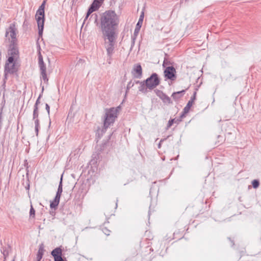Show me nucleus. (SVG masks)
Here are the masks:
<instances>
[{
    "label": "nucleus",
    "mask_w": 261,
    "mask_h": 261,
    "mask_svg": "<svg viewBox=\"0 0 261 261\" xmlns=\"http://www.w3.org/2000/svg\"><path fill=\"white\" fill-rule=\"evenodd\" d=\"M45 109L47 111L48 114L49 115L50 107H49V106L47 103L45 104Z\"/></svg>",
    "instance_id": "obj_36"
},
{
    "label": "nucleus",
    "mask_w": 261,
    "mask_h": 261,
    "mask_svg": "<svg viewBox=\"0 0 261 261\" xmlns=\"http://www.w3.org/2000/svg\"><path fill=\"white\" fill-rule=\"evenodd\" d=\"M60 197L55 196L54 200L50 202V207L51 208H56L60 202Z\"/></svg>",
    "instance_id": "obj_16"
},
{
    "label": "nucleus",
    "mask_w": 261,
    "mask_h": 261,
    "mask_svg": "<svg viewBox=\"0 0 261 261\" xmlns=\"http://www.w3.org/2000/svg\"><path fill=\"white\" fill-rule=\"evenodd\" d=\"M117 109L114 108L107 110L105 116L103 131H106V129L114 122L117 117Z\"/></svg>",
    "instance_id": "obj_4"
},
{
    "label": "nucleus",
    "mask_w": 261,
    "mask_h": 261,
    "mask_svg": "<svg viewBox=\"0 0 261 261\" xmlns=\"http://www.w3.org/2000/svg\"><path fill=\"white\" fill-rule=\"evenodd\" d=\"M102 35L105 40V47L107 50V55L110 60L115 48L116 39L115 33H106L102 34Z\"/></svg>",
    "instance_id": "obj_2"
},
{
    "label": "nucleus",
    "mask_w": 261,
    "mask_h": 261,
    "mask_svg": "<svg viewBox=\"0 0 261 261\" xmlns=\"http://www.w3.org/2000/svg\"><path fill=\"white\" fill-rule=\"evenodd\" d=\"M103 1L104 0H94L90 6L98 10L102 5Z\"/></svg>",
    "instance_id": "obj_15"
},
{
    "label": "nucleus",
    "mask_w": 261,
    "mask_h": 261,
    "mask_svg": "<svg viewBox=\"0 0 261 261\" xmlns=\"http://www.w3.org/2000/svg\"><path fill=\"white\" fill-rule=\"evenodd\" d=\"M63 191L62 189V176H61L60 181L58 186V190L56 195V196L61 197Z\"/></svg>",
    "instance_id": "obj_21"
},
{
    "label": "nucleus",
    "mask_w": 261,
    "mask_h": 261,
    "mask_svg": "<svg viewBox=\"0 0 261 261\" xmlns=\"http://www.w3.org/2000/svg\"><path fill=\"white\" fill-rule=\"evenodd\" d=\"M196 92L195 91L193 93V96L191 97V99L190 100H192V102L193 103L194 100L196 99Z\"/></svg>",
    "instance_id": "obj_35"
},
{
    "label": "nucleus",
    "mask_w": 261,
    "mask_h": 261,
    "mask_svg": "<svg viewBox=\"0 0 261 261\" xmlns=\"http://www.w3.org/2000/svg\"><path fill=\"white\" fill-rule=\"evenodd\" d=\"M176 70L173 66L167 67L164 70L165 76L171 81H174L176 79Z\"/></svg>",
    "instance_id": "obj_8"
},
{
    "label": "nucleus",
    "mask_w": 261,
    "mask_h": 261,
    "mask_svg": "<svg viewBox=\"0 0 261 261\" xmlns=\"http://www.w3.org/2000/svg\"><path fill=\"white\" fill-rule=\"evenodd\" d=\"M97 10H96V9H95L93 7H92V6H90V7L88 10V11L87 12L86 17L84 19V23H85L86 21H88V18L89 16L91 15V14L92 13H93V12L96 11Z\"/></svg>",
    "instance_id": "obj_18"
},
{
    "label": "nucleus",
    "mask_w": 261,
    "mask_h": 261,
    "mask_svg": "<svg viewBox=\"0 0 261 261\" xmlns=\"http://www.w3.org/2000/svg\"><path fill=\"white\" fill-rule=\"evenodd\" d=\"M144 18V13L142 12L141 15L140 16V18L139 19V20L138 21V23H137L136 28L135 29L134 32V36L132 38V44H131V47L130 49H132L133 46L135 45V40L137 36L138 35L139 32L140 30V28L141 27V25L143 23V20Z\"/></svg>",
    "instance_id": "obj_6"
},
{
    "label": "nucleus",
    "mask_w": 261,
    "mask_h": 261,
    "mask_svg": "<svg viewBox=\"0 0 261 261\" xmlns=\"http://www.w3.org/2000/svg\"><path fill=\"white\" fill-rule=\"evenodd\" d=\"M43 90H44V87H42V92H43Z\"/></svg>",
    "instance_id": "obj_43"
},
{
    "label": "nucleus",
    "mask_w": 261,
    "mask_h": 261,
    "mask_svg": "<svg viewBox=\"0 0 261 261\" xmlns=\"http://www.w3.org/2000/svg\"><path fill=\"white\" fill-rule=\"evenodd\" d=\"M34 120V123H35V133H36V136H38V132H39V129L40 128L39 120L36 119V120Z\"/></svg>",
    "instance_id": "obj_25"
},
{
    "label": "nucleus",
    "mask_w": 261,
    "mask_h": 261,
    "mask_svg": "<svg viewBox=\"0 0 261 261\" xmlns=\"http://www.w3.org/2000/svg\"><path fill=\"white\" fill-rule=\"evenodd\" d=\"M62 249L60 247H57L51 251V254L53 256L54 259H56L57 257L62 256Z\"/></svg>",
    "instance_id": "obj_13"
},
{
    "label": "nucleus",
    "mask_w": 261,
    "mask_h": 261,
    "mask_svg": "<svg viewBox=\"0 0 261 261\" xmlns=\"http://www.w3.org/2000/svg\"><path fill=\"white\" fill-rule=\"evenodd\" d=\"M163 141L162 140H161L160 142L159 143V145H158V147L159 148H160L161 147V142Z\"/></svg>",
    "instance_id": "obj_40"
},
{
    "label": "nucleus",
    "mask_w": 261,
    "mask_h": 261,
    "mask_svg": "<svg viewBox=\"0 0 261 261\" xmlns=\"http://www.w3.org/2000/svg\"><path fill=\"white\" fill-rule=\"evenodd\" d=\"M12 261H15V257L12 259Z\"/></svg>",
    "instance_id": "obj_44"
},
{
    "label": "nucleus",
    "mask_w": 261,
    "mask_h": 261,
    "mask_svg": "<svg viewBox=\"0 0 261 261\" xmlns=\"http://www.w3.org/2000/svg\"><path fill=\"white\" fill-rule=\"evenodd\" d=\"M180 120L177 119L175 120V119H170L169 120L168 123L167 124V129H168L169 127H170L174 123H178L179 121H180Z\"/></svg>",
    "instance_id": "obj_27"
},
{
    "label": "nucleus",
    "mask_w": 261,
    "mask_h": 261,
    "mask_svg": "<svg viewBox=\"0 0 261 261\" xmlns=\"http://www.w3.org/2000/svg\"><path fill=\"white\" fill-rule=\"evenodd\" d=\"M193 102L192 100H189L186 106L184 109V113H188L189 112V110L193 105Z\"/></svg>",
    "instance_id": "obj_24"
},
{
    "label": "nucleus",
    "mask_w": 261,
    "mask_h": 261,
    "mask_svg": "<svg viewBox=\"0 0 261 261\" xmlns=\"http://www.w3.org/2000/svg\"><path fill=\"white\" fill-rule=\"evenodd\" d=\"M142 82H140L139 81H136L135 83L136 84H139L140 85V83H141Z\"/></svg>",
    "instance_id": "obj_41"
},
{
    "label": "nucleus",
    "mask_w": 261,
    "mask_h": 261,
    "mask_svg": "<svg viewBox=\"0 0 261 261\" xmlns=\"http://www.w3.org/2000/svg\"><path fill=\"white\" fill-rule=\"evenodd\" d=\"M41 96V95L40 94L39 96L38 97L37 100L36 101L34 107H38V105L40 103V99Z\"/></svg>",
    "instance_id": "obj_34"
},
{
    "label": "nucleus",
    "mask_w": 261,
    "mask_h": 261,
    "mask_svg": "<svg viewBox=\"0 0 261 261\" xmlns=\"http://www.w3.org/2000/svg\"><path fill=\"white\" fill-rule=\"evenodd\" d=\"M39 66L40 70V72L46 71V66L43 62V58L41 55L39 56Z\"/></svg>",
    "instance_id": "obj_14"
},
{
    "label": "nucleus",
    "mask_w": 261,
    "mask_h": 261,
    "mask_svg": "<svg viewBox=\"0 0 261 261\" xmlns=\"http://www.w3.org/2000/svg\"><path fill=\"white\" fill-rule=\"evenodd\" d=\"M30 216L33 218L35 217V210L33 207L32 205L31 206V208L30 211Z\"/></svg>",
    "instance_id": "obj_30"
},
{
    "label": "nucleus",
    "mask_w": 261,
    "mask_h": 261,
    "mask_svg": "<svg viewBox=\"0 0 261 261\" xmlns=\"http://www.w3.org/2000/svg\"><path fill=\"white\" fill-rule=\"evenodd\" d=\"M132 73L135 78H141L142 76V68L140 64L135 65L132 70Z\"/></svg>",
    "instance_id": "obj_9"
},
{
    "label": "nucleus",
    "mask_w": 261,
    "mask_h": 261,
    "mask_svg": "<svg viewBox=\"0 0 261 261\" xmlns=\"http://www.w3.org/2000/svg\"><path fill=\"white\" fill-rule=\"evenodd\" d=\"M38 116H39L38 107H34V111H33V120L39 119Z\"/></svg>",
    "instance_id": "obj_23"
},
{
    "label": "nucleus",
    "mask_w": 261,
    "mask_h": 261,
    "mask_svg": "<svg viewBox=\"0 0 261 261\" xmlns=\"http://www.w3.org/2000/svg\"><path fill=\"white\" fill-rule=\"evenodd\" d=\"M94 19V23L100 29L102 34L115 33V30L119 23V17L111 10H107L100 14L99 21L96 14L91 15L90 19Z\"/></svg>",
    "instance_id": "obj_1"
},
{
    "label": "nucleus",
    "mask_w": 261,
    "mask_h": 261,
    "mask_svg": "<svg viewBox=\"0 0 261 261\" xmlns=\"http://www.w3.org/2000/svg\"><path fill=\"white\" fill-rule=\"evenodd\" d=\"M45 251L44 245L43 243H41L39 245V250L37 254V261H40L42 259L44 252Z\"/></svg>",
    "instance_id": "obj_11"
},
{
    "label": "nucleus",
    "mask_w": 261,
    "mask_h": 261,
    "mask_svg": "<svg viewBox=\"0 0 261 261\" xmlns=\"http://www.w3.org/2000/svg\"><path fill=\"white\" fill-rule=\"evenodd\" d=\"M228 239L230 240V241L232 243V246H233L234 245L233 241L232 240H231L230 238H228Z\"/></svg>",
    "instance_id": "obj_38"
},
{
    "label": "nucleus",
    "mask_w": 261,
    "mask_h": 261,
    "mask_svg": "<svg viewBox=\"0 0 261 261\" xmlns=\"http://www.w3.org/2000/svg\"><path fill=\"white\" fill-rule=\"evenodd\" d=\"M55 261H65L62 256L61 257H57L56 259H54Z\"/></svg>",
    "instance_id": "obj_37"
},
{
    "label": "nucleus",
    "mask_w": 261,
    "mask_h": 261,
    "mask_svg": "<svg viewBox=\"0 0 261 261\" xmlns=\"http://www.w3.org/2000/svg\"><path fill=\"white\" fill-rule=\"evenodd\" d=\"M252 185L253 188L256 189L259 186V181L257 179H254L252 181Z\"/></svg>",
    "instance_id": "obj_28"
},
{
    "label": "nucleus",
    "mask_w": 261,
    "mask_h": 261,
    "mask_svg": "<svg viewBox=\"0 0 261 261\" xmlns=\"http://www.w3.org/2000/svg\"><path fill=\"white\" fill-rule=\"evenodd\" d=\"M102 231L103 233L106 234L107 236H109L110 234V230L108 229L107 228L105 227L102 228Z\"/></svg>",
    "instance_id": "obj_33"
},
{
    "label": "nucleus",
    "mask_w": 261,
    "mask_h": 261,
    "mask_svg": "<svg viewBox=\"0 0 261 261\" xmlns=\"http://www.w3.org/2000/svg\"><path fill=\"white\" fill-rule=\"evenodd\" d=\"M160 98L162 100V101L164 103L168 104L172 103L171 98L165 93H164Z\"/></svg>",
    "instance_id": "obj_20"
},
{
    "label": "nucleus",
    "mask_w": 261,
    "mask_h": 261,
    "mask_svg": "<svg viewBox=\"0 0 261 261\" xmlns=\"http://www.w3.org/2000/svg\"><path fill=\"white\" fill-rule=\"evenodd\" d=\"M14 58L15 57H13V56H10L8 58L6 64H12L13 63H14Z\"/></svg>",
    "instance_id": "obj_29"
},
{
    "label": "nucleus",
    "mask_w": 261,
    "mask_h": 261,
    "mask_svg": "<svg viewBox=\"0 0 261 261\" xmlns=\"http://www.w3.org/2000/svg\"><path fill=\"white\" fill-rule=\"evenodd\" d=\"M46 0H44L39 7L36 14V19L38 27V34L40 36L42 35L44 23V8Z\"/></svg>",
    "instance_id": "obj_3"
},
{
    "label": "nucleus",
    "mask_w": 261,
    "mask_h": 261,
    "mask_svg": "<svg viewBox=\"0 0 261 261\" xmlns=\"http://www.w3.org/2000/svg\"><path fill=\"white\" fill-rule=\"evenodd\" d=\"M16 71L15 64L13 63L12 64H6L5 67V78L6 79V75L7 73H13Z\"/></svg>",
    "instance_id": "obj_10"
},
{
    "label": "nucleus",
    "mask_w": 261,
    "mask_h": 261,
    "mask_svg": "<svg viewBox=\"0 0 261 261\" xmlns=\"http://www.w3.org/2000/svg\"><path fill=\"white\" fill-rule=\"evenodd\" d=\"M185 91L186 90H183L180 91L173 92L171 96L175 100H178L184 96Z\"/></svg>",
    "instance_id": "obj_12"
},
{
    "label": "nucleus",
    "mask_w": 261,
    "mask_h": 261,
    "mask_svg": "<svg viewBox=\"0 0 261 261\" xmlns=\"http://www.w3.org/2000/svg\"><path fill=\"white\" fill-rule=\"evenodd\" d=\"M40 72H41V76H40L41 79H42L44 81V83H47L48 79L47 77L46 71H43V72L42 71Z\"/></svg>",
    "instance_id": "obj_26"
},
{
    "label": "nucleus",
    "mask_w": 261,
    "mask_h": 261,
    "mask_svg": "<svg viewBox=\"0 0 261 261\" xmlns=\"http://www.w3.org/2000/svg\"><path fill=\"white\" fill-rule=\"evenodd\" d=\"M147 89L146 87V84L144 82V81L140 83V85L139 87V90L144 93H145L147 92Z\"/></svg>",
    "instance_id": "obj_22"
},
{
    "label": "nucleus",
    "mask_w": 261,
    "mask_h": 261,
    "mask_svg": "<svg viewBox=\"0 0 261 261\" xmlns=\"http://www.w3.org/2000/svg\"><path fill=\"white\" fill-rule=\"evenodd\" d=\"M185 114H186V113H184V112L183 111L182 114L180 115V118H183V117H185Z\"/></svg>",
    "instance_id": "obj_39"
},
{
    "label": "nucleus",
    "mask_w": 261,
    "mask_h": 261,
    "mask_svg": "<svg viewBox=\"0 0 261 261\" xmlns=\"http://www.w3.org/2000/svg\"><path fill=\"white\" fill-rule=\"evenodd\" d=\"M16 31L15 25L14 23H12L10 24L6 32V37H7L9 35H10L11 38V43L12 44H14L17 40Z\"/></svg>",
    "instance_id": "obj_7"
},
{
    "label": "nucleus",
    "mask_w": 261,
    "mask_h": 261,
    "mask_svg": "<svg viewBox=\"0 0 261 261\" xmlns=\"http://www.w3.org/2000/svg\"><path fill=\"white\" fill-rule=\"evenodd\" d=\"M146 87L149 90H151L154 89L160 83V80L157 73H152L146 80H144Z\"/></svg>",
    "instance_id": "obj_5"
},
{
    "label": "nucleus",
    "mask_w": 261,
    "mask_h": 261,
    "mask_svg": "<svg viewBox=\"0 0 261 261\" xmlns=\"http://www.w3.org/2000/svg\"><path fill=\"white\" fill-rule=\"evenodd\" d=\"M27 22L26 20H24V22H23V25H27Z\"/></svg>",
    "instance_id": "obj_42"
},
{
    "label": "nucleus",
    "mask_w": 261,
    "mask_h": 261,
    "mask_svg": "<svg viewBox=\"0 0 261 261\" xmlns=\"http://www.w3.org/2000/svg\"><path fill=\"white\" fill-rule=\"evenodd\" d=\"M10 248L9 246L3 247L1 249V252L3 254L5 259L8 256Z\"/></svg>",
    "instance_id": "obj_19"
},
{
    "label": "nucleus",
    "mask_w": 261,
    "mask_h": 261,
    "mask_svg": "<svg viewBox=\"0 0 261 261\" xmlns=\"http://www.w3.org/2000/svg\"><path fill=\"white\" fill-rule=\"evenodd\" d=\"M154 91H155V93L156 94V95L159 97H160L164 94V93L162 91H160L159 90H155Z\"/></svg>",
    "instance_id": "obj_32"
},
{
    "label": "nucleus",
    "mask_w": 261,
    "mask_h": 261,
    "mask_svg": "<svg viewBox=\"0 0 261 261\" xmlns=\"http://www.w3.org/2000/svg\"><path fill=\"white\" fill-rule=\"evenodd\" d=\"M8 53L9 55L15 57L18 54V50L13 44V46L8 50Z\"/></svg>",
    "instance_id": "obj_17"
},
{
    "label": "nucleus",
    "mask_w": 261,
    "mask_h": 261,
    "mask_svg": "<svg viewBox=\"0 0 261 261\" xmlns=\"http://www.w3.org/2000/svg\"><path fill=\"white\" fill-rule=\"evenodd\" d=\"M134 84H135L134 82H132V81H130L127 85V90H129L130 88L133 87L134 85Z\"/></svg>",
    "instance_id": "obj_31"
}]
</instances>
